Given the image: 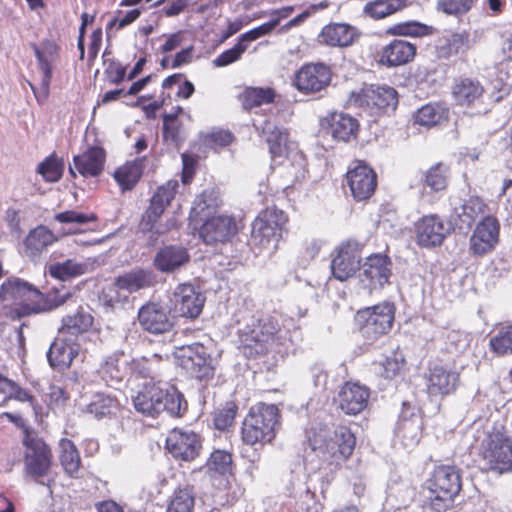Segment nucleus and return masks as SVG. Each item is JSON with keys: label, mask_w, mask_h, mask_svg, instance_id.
Listing matches in <instances>:
<instances>
[{"label": "nucleus", "mask_w": 512, "mask_h": 512, "mask_svg": "<svg viewBox=\"0 0 512 512\" xmlns=\"http://www.w3.org/2000/svg\"><path fill=\"white\" fill-rule=\"evenodd\" d=\"M307 444L324 461L345 460L354 451L356 438L346 426H338L333 431L325 425L313 426L306 432Z\"/></svg>", "instance_id": "1"}, {"label": "nucleus", "mask_w": 512, "mask_h": 512, "mask_svg": "<svg viewBox=\"0 0 512 512\" xmlns=\"http://www.w3.org/2000/svg\"><path fill=\"white\" fill-rule=\"evenodd\" d=\"M133 403L138 412L150 417L161 412L180 417L187 410V402L176 388L162 389L154 384L145 385L133 398Z\"/></svg>", "instance_id": "2"}, {"label": "nucleus", "mask_w": 512, "mask_h": 512, "mask_svg": "<svg viewBox=\"0 0 512 512\" xmlns=\"http://www.w3.org/2000/svg\"><path fill=\"white\" fill-rule=\"evenodd\" d=\"M279 409L274 404L259 403L244 418L241 437L245 444L253 446L270 443L280 427Z\"/></svg>", "instance_id": "3"}, {"label": "nucleus", "mask_w": 512, "mask_h": 512, "mask_svg": "<svg viewBox=\"0 0 512 512\" xmlns=\"http://www.w3.org/2000/svg\"><path fill=\"white\" fill-rule=\"evenodd\" d=\"M280 328L274 319L267 317L252 325H246L239 331V349L247 358H254L263 355L274 347L281 344Z\"/></svg>", "instance_id": "4"}, {"label": "nucleus", "mask_w": 512, "mask_h": 512, "mask_svg": "<svg viewBox=\"0 0 512 512\" xmlns=\"http://www.w3.org/2000/svg\"><path fill=\"white\" fill-rule=\"evenodd\" d=\"M177 188L178 182L176 180H169L158 187L150 199L149 206L142 215L140 221L142 231L161 236L176 226V221L173 218L168 219L164 224H157V221L174 199Z\"/></svg>", "instance_id": "5"}, {"label": "nucleus", "mask_w": 512, "mask_h": 512, "mask_svg": "<svg viewBox=\"0 0 512 512\" xmlns=\"http://www.w3.org/2000/svg\"><path fill=\"white\" fill-rule=\"evenodd\" d=\"M394 316V305L390 302H383L359 310L356 314V321L366 342L373 343L391 330Z\"/></svg>", "instance_id": "6"}, {"label": "nucleus", "mask_w": 512, "mask_h": 512, "mask_svg": "<svg viewBox=\"0 0 512 512\" xmlns=\"http://www.w3.org/2000/svg\"><path fill=\"white\" fill-rule=\"evenodd\" d=\"M351 101L374 116L394 111L398 105V93L393 87L371 84L353 94Z\"/></svg>", "instance_id": "7"}, {"label": "nucleus", "mask_w": 512, "mask_h": 512, "mask_svg": "<svg viewBox=\"0 0 512 512\" xmlns=\"http://www.w3.org/2000/svg\"><path fill=\"white\" fill-rule=\"evenodd\" d=\"M24 464L26 473L38 483L44 484L40 478L48 474L52 465L50 447L38 436L25 433L23 438Z\"/></svg>", "instance_id": "8"}, {"label": "nucleus", "mask_w": 512, "mask_h": 512, "mask_svg": "<svg viewBox=\"0 0 512 512\" xmlns=\"http://www.w3.org/2000/svg\"><path fill=\"white\" fill-rule=\"evenodd\" d=\"M287 221L288 218L282 210L267 208L252 223V241L262 246L271 241L278 242L286 232Z\"/></svg>", "instance_id": "9"}, {"label": "nucleus", "mask_w": 512, "mask_h": 512, "mask_svg": "<svg viewBox=\"0 0 512 512\" xmlns=\"http://www.w3.org/2000/svg\"><path fill=\"white\" fill-rule=\"evenodd\" d=\"M178 364L198 380H208L214 376L215 367L208 349L201 343L182 346L179 349Z\"/></svg>", "instance_id": "10"}, {"label": "nucleus", "mask_w": 512, "mask_h": 512, "mask_svg": "<svg viewBox=\"0 0 512 512\" xmlns=\"http://www.w3.org/2000/svg\"><path fill=\"white\" fill-rule=\"evenodd\" d=\"M205 299L192 284H179L168 297V308L175 317L195 319L201 314Z\"/></svg>", "instance_id": "11"}, {"label": "nucleus", "mask_w": 512, "mask_h": 512, "mask_svg": "<svg viewBox=\"0 0 512 512\" xmlns=\"http://www.w3.org/2000/svg\"><path fill=\"white\" fill-rule=\"evenodd\" d=\"M482 456L490 470L512 472V439L499 432L491 434Z\"/></svg>", "instance_id": "12"}, {"label": "nucleus", "mask_w": 512, "mask_h": 512, "mask_svg": "<svg viewBox=\"0 0 512 512\" xmlns=\"http://www.w3.org/2000/svg\"><path fill=\"white\" fill-rule=\"evenodd\" d=\"M76 303V298L70 289L62 286L61 288H53L47 293H42L39 290V297L36 298L35 303L25 304L14 310L17 319L32 314H40L57 309L65 303Z\"/></svg>", "instance_id": "13"}, {"label": "nucleus", "mask_w": 512, "mask_h": 512, "mask_svg": "<svg viewBox=\"0 0 512 512\" xmlns=\"http://www.w3.org/2000/svg\"><path fill=\"white\" fill-rule=\"evenodd\" d=\"M170 309L157 302H148L138 311V321L143 330L151 334H165L174 326Z\"/></svg>", "instance_id": "14"}, {"label": "nucleus", "mask_w": 512, "mask_h": 512, "mask_svg": "<svg viewBox=\"0 0 512 512\" xmlns=\"http://www.w3.org/2000/svg\"><path fill=\"white\" fill-rule=\"evenodd\" d=\"M166 448L175 459L189 462L199 455L202 444L195 432L175 428L166 439Z\"/></svg>", "instance_id": "15"}, {"label": "nucleus", "mask_w": 512, "mask_h": 512, "mask_svg": "<svg viewBox=\"0 0 512 512\" xmlns=\"http://www.w3.org/2000/svg\"><path fill=\"white\" fill-rule=\"evenodd\" d=\"M450 201L453 208L452 217L460 229L470 228L480 216L484 218L490 214L489 206L476 195H470L465 199L451 197Z\"/></svg>", "instance_id": "16"}, {"label": "nucleus", "mask_w": 512, "mask_h": 512, "mask_svg": "<svg viewBox=\"0 0 512 512\" xmlns=\"http://www.w3.org/2000/svg\"><path fill=\"white\" fill-rule=\"evenodd\" d=\"M332 72L323 63L304 65L295 76L296 88L304 93H316L325 89L331 82Z\"/></svg>", "instance_id": "17"}, {"label": "nucleus", "mask_w": 512, "mask_h": 512, "mask_svg": "<svg viewBox=\"0 0 512 512\" xmlns=\"http://www.w3.org/2000/svg\"><path fill=\"white\" fill-rule=\"evenodd\" d=\"M391 260L383 254H374L366 258L362 267L360 281L369 290L382 288L391 276Z\"/></svg>", "instance_id": "18"}, {"label": "nucleus", "mask_w": 512, "mask_h": 512, "mask_svg": "<svg viewBox=\"0 0 512 512\" xmlns=\"http://www.w3.org/2000/svg\"><path fill=\"white\" fill-rule=\"evenodd\" d=\"M237 233V224L233 217L218 215L208 218L199 230L200 238L207 245L226 243Z\"/></svg>", "instance_id": "19"}, {"label": "nucleus", "mask_w": 512, "mask_h": 512, "mask_svg": "<svg viewBox=\"0 0 512 512\" xmlns=\"http://www.w3.org/2000/svg\"><path fill=\"white\" fill-rule=\"evenodd\" d=\"M39 297V289L31 283L17 277L7 279L0 286V300L2 302H13L17 306L11 311L13 318H17L14 310L21 305L33 304Z\"/></svg>", "instance_id": "20"}, {"label": "nucleus", "mask_w": 512, "mask_h": 512, "mask_svg": "<svg viewBox=\"0 0 512 512\" xmlns=\"http://www.w3.org/2000/svg\"><path fill=\"white\" fill-rule=\"evenodd\" d=\"M500 225L498 220L487 214L476 226L471 238L470 249L475 255H484L498 242Z\"/></svg>", "instance_id": "21"}, {"label": "nucleus", "mask_w": 512, "mask_h": 512, "mask_svg": "<svg viewBox=\"0 0 512 512\" xmlns=\"http://www.w3.org/2000/svg\"><path fill=\"white\" fill-rule=\"evenodd\" d=\"M370 389L354 382H346L337 397L339 409L347 415H358L368 406Z\"/></svg>", "instance_id": "22"}, {"label": "nucleus", "mask_w": 512, "mask_h": 512, "mask_svg": "<svg viewBox=\"0 0 512 512\" xmlns=\"http://www.w3.org/2000/svg\"><path fill=\"white\" fill-rule=\"evenodd\" d=\"M190 262L188 249L181 244H168L161 247L153 258V266L161 273H174Z\"/></svg>", "instance_id": "23"}, {"label": "nucleus", "mask_w": 512, "mask_h": 512, "mask_svg": "<svg viewBox=\"0 0 512 512\" xmlns=\"http://www.w3.org/2000/svg\"><path fill=\"white\" fill-rule=\"evenodd\" d=\"M460 383L458 372L436 365L426 377V389L430 397H444L453 393Z\"/></svg>", "instance_id": "24"}, {"label": "nucleus", "mask_w": 512, "mask_h": 512, "mask_svg": "<svg viewBox=\"0 0 512 512\" xmlns=\"http://www.w3.org/2000/svg\"><path fill=\"white\" fill-rule=\"evenodd\" d=\"M347 183L354 199L363 201L373 195L377 185V177L370 167L359 164L347 172Z\"/></svg>", "instance_id": "25"}, {"label": "nucleus", "mask_w": 512, "mask_h": 512, "mask_svg": "<svg viewBox=\"0 0 512 512\" xmlns=\"http://www.w3.org/2000/svg\"><path fill=\"white\" fill-rule=\"evenodd\" d=\"M461 488L460 472L455 466L441 465L436 467L428 480L430 493H444L456 497Z\"/></svg>", "instance_id": "26"}, {"label": "nucleus", "mask_w": 512, "mask_h": 512, "mask_svg": "<svg viewBox=\"0 0 512 512\" xmlns=\"http://www.w3.org/2000/svg\"><path fill=\"white\" fill-rule=\"evenodd\" d=\"M423 419L418 411L410 408L405 402L396 427L398 437L406 447L416 445L422 435Z\"/></svg>", "instance_id": "27"}, {"label": "nucleus", "mask_w": 512, "mask_h": 512, "mask_svg": "<svg viewBox=\"0 0 512 512\" xmlns=\"http://www.w3.org/2000/svg\"><path fill=\"white\" fill-rule=\"evenodd\" d=\"M360 266V255L357 245L347 243L342 245L336 252L331 261V271L333 276L344 281L354 275Z\"/></svg>", "instance_id": "28"}, {"label": "nucleus", "mask_w": 512, "mask_h": 512, "mask_svg": "<svg viewBox=\"0 0 512 512\" xmlns=\"http://www.w3.org/2000/svg\"><path fill=\"white\" fill-rule=\"evenodd\" d=\"M448 231V228L445 227L438 216H424L416 224V240L422 247H436L442 244Z\"/></svg>", "instance_id": "29"}, {"label": "nucleus", "mask_w": 512, "mask_h": 512, "mask_svg": "<svg viewBox=\"0 0 512 512\" xmlns=\"http://www.w3.org/2000/svg\"><path fill=\"white\" fill-rule=\"evenodd\" d=\"M79 347L75 340L59 335L50 345L47 352V359L51 367L57 370L68 368L73 359L78 355Z\"/></svg>", "instance_id": "30"}, {"label": "nucleus", "mask_w": 512, "mask_h": 512, "mask_svg": "<svg viewBox=\"0 0 512 512\" xmlns=\"http://www.w3.org/2000/svg\"><path fill=\"white\" fill-rule=\"evenodd\" d=\"M321 127L326 129L335 140L348 142L358 131V121L345 113L333 112L321 120Z\"/></svg>", "instance_id": "31"}, {"label": "nucleus", "mask_w": 512, "mask_h": 512, "mask_svg": "<svg viewBox=\"0 0 512 512\" xmlns=\"http://www.w3.org/2000/svg\"><path fill=\"white\" fill-rule=\"evenodd\" d=\"M360 33L346 23H330L319 34V41L331 47H348L354 44Z\"/></svg>", "instance_id": "32"}, {"label": "nucleus", "mask_w": 512, "mask_h": 512, "mask_svg": "<svg viewBox=\"0 0 512 512\" xmlns=\"http://www.w3.org/2000/svg\"><path fill=\"white\" fill-rule=\"evenodd\" d=\"M93 322V316L82 306H78L73 313L63 316L58 332L59 335H65L77 342L80 336L89 331Z\"/></svg>", "instance_id": "33"}, {"label": "nucleus", "mask_w": 512, "mask_h": 512, "mask_svg": "<svg viewBox=\"0 0 512 512\" xmlns=\"http://www.w3.org/2000/svg\"><path fill=\"white\" fill-rule=\"evenodd\" d=\"M56 240L57 237L48 227L39 225L30 230L24 239L25 254L36 261Z\"/></svg>", "instance_id": "34"}, {"label": "nucleus", "mask_w": 512, "mask_h": 512, "mask_svg": "<svg viewBox=\"0 0 512 512\" xmlns=\"http://www.w3.org/2000/svg\"><path fill=\"white\" fill-rule=\"evenodd\" d=\"M415 55L414 44L405 40H393L383 48L380 62L388 67H396L409 63Z\"/></svg>", "instance_id": "35"}, {"label": "nucleus", "mask_w": 512, "mask_h": 512, "mask_svg": "<svg viewBox=\"0 0 512 512\" xmlns=\"http://www.w3.org/2000/svg\"><path fill=\"white\" fill-rule=\"evenodd\" d=\"M118 289L137 292L152 287L156 283V275L150 269L135 268L115 278Z\"/></svg>", "instance_id": "36"}, {"label": "nucleus", "mask_w": 512, "mask_h": 512, "mask_svg": "<svg viewBox=\"0 0 512 512\" xmlns=\"http://www.w3.org/2000/svg\"><path fill=\"white\" fill-rule=\"evenodd\" d=\"M105 152L101 147H91L83 154L74 156V165L84 177L98 176L104 167Z\"/></svg>", "instance_id": "37"}, {"label": "nucleus", "mask_w": 512, "mask_h": 512, "mask_svg": "<svg viewBox=\"0 0 512 512\" xmlns=\"http://www.w3.org/2000/svg\"><path fill=\"white\" fill-rule=\"evenodd\" d=\"M52 47H50V51L46 52L43 50H40L39 48L35 47V56L38 61L39 68L42 72V78L40 82L39 87H35L33 84L30 83V87L34 92V95L38 102H44L48 95L50 90V82L52 78V60H53V52Z\"/></svg>", "instance_id": "38"}, {"label": "nucleus", "mask_w": 512, "mask_h": 512, "mask_svg": "<svg viewBox=\"0 0 512 512\" xmlns=\"http://www.w3.org/2000/svg\"><path fill=\"white\" fill-rule=\"evenodd\" d=\"M484 87L475 79H461L453 88V96L457 104L461 106H472L482 99Z\"/></svg>", "instance_id": "39"}, {"label": "nucleus", "mask_w": 512, "mask_h": 512, "mask_svg": "<svg viewBox=\"0 0 512 512\" xmlns=\"http://www.w3.org/2000/svg\"><path fill=\"white\" fill-rule=\"evenodd\" d=\"M488 347L496 357L512 355V324L497 326L490 335Z\"/></svg>", "instance_id": "40"}, {"label": "nucleus", "mask_w": 512, "mask_h": 512, "mask_svg": "<svg viewBox=\"0 0 512 512\" xmlns=\"http://www.w3.org/2000/svg\"><path fill=\"white\" fill-rule=\"evenodd\" d=\"M59 460L68 476H79L81 457L75 444L67 438H62L59 442Z\"/></svg>", "instance_id": "41"}, {"label": "nucleus", "mask_w": 512, "mask_h": 512, "mask_svg": "<svg viewBox=\"0 0 512 512\" xmlns=\"http://www.w3.org/2000/svg\"><path fill=\"white\" fill-rule=\"evenodd\" d=\"M122 356V352H114L104 359L98 369V374L108 386L117 385L121 383L124 378V370L120 367V359Z\"/></svg>", "instance_id": "42"}, {"label": "nucleus", "mask_w": 512, "mask_h": 512, "mask_svg": "<svg viewBox=\"0 0 512 512\" xmlns=\"http://www.w3.org/2000/svg\"><path fill=\"white\" fill-rule=\"evenodd\" d=\"M448 113V109H446L441 104L430 103L418 109L414 116V119L415 123L421 126L432 127L447 120Z\"/></svg>", "instance_id": "43"}, {"label": "nucleus", "mask_w": 512, "mask_h": 512, "mask_svg": "<svg viewBox=\"0 0 512 512\" xmlns=\"http://www.w3.org/2000/svg\"><path fill=\"white\" fill-rule=\"evenodd\" d=\"M88 270L86 263L77 262L74 259H68L49 265V274L59 280H67L85 274Z\"/></svg>", "instance_id": "44"}, {"label": "nucleus", "mask_w": 512, "mask_h": 512, "mask_svg": "<svg viewBox=\"0 0 512 512\" xmlns=\"http://www.w3.org/2000/svg\"><path fill=\"white\" fill-rule=\"evenodd\" d=\"M118 401L114 396L97 393L87 407V411L95 418L101 419L113 414L118 408Z\"/></svg>", "instance_id": "45"}, {"label": "nucleus", "mask_w": 512, "mask_h": 512, "mask_svg": "<svg viewBox=\"0 0 512 512\" xmlns=\"http://www.w3.org/2000/svg\"><path fill=\"white\" fill-rule=\"evenodd\" d=\"M275 92L271 88H247L242 94V105L244 109L250 110L263 104H269L274 101Z\"/></svg>", "instance_id": "46"}, {"label": "nucleus", "mask_w": 512, "mask_h": 512, "mask_svg": "<svg viewBox=\"0 0 512 512\" xmlns=\"http://www.w3.org/2000/svg\"><path fill=\"white\" fill-rule=\"evenodd\" d=\"M415 489L408 484H401L390 488L387 503L395 510L410 506L414 501Z\"/></svg>", "instance_id": "47"}, {"label": "nucleus", "mask_w": 512, "mask_h": 512, "mask_svg": "<svg viewBox=\"0 0 512 512\" xmlns=\"http://www.w3.org/2000/svg\"><path fill=\"white\" fill-rule=\"evenodd\" d=\"M261 129L270 144V152L274 155L280 154L282 145H285L288 140L286 129L280 128L268 120L264 121Z\"/></svg>", "instance_id": "48"}, {"label": "nucleus", "mask_w": 512, "mask_h": 512, "mask_svg": "<svg viewBox=\"0 0 512 512\" xmlns=\"http://www.w3.org/2000/svg\"><path fill=\"white\" fill-rule=\"evenodd\" d=\"M195 497L189 487L176 489L167 506V512H191Z\"/></svg>", "instance_id": "49"}, {"label": "nucleus", "mask_w": 512, "mask_h": 512, "mask_svg": "<svg viewBox=\"0 0 512 512\" xmlns=\"http://www.w3.org/2000/svg\"><path fill=\"white\" fill-rule=\"evenodd\" d=\"M219 205L217 193L212 189H206L197 195L191 208V215L201 217L208 215Z\"/></svg>", "instance_id": "50"}, {"label": "nucleus", "mask_w": 512, "mask_h": 512, "mask_svg": "<svg viewBox=\"0 0 512 512\" xmlns=\"http://www.w3.org/2000/svg\"><path fill=\"white\" fill-rule=\"evenodd\" d=\"M64 163L55 154L46 157L37 167V172L48 182H57L63 174Z\"/></svg>", "instance_id": "51"}, {"label": "nucleus", "mask_w": 512, "mask_h": 512, "mask_svg": "<svg viewBox=\"0 0 512 512\" xmlns=\"http://www.w3.org/2000/svg\"><path fill=\"white\" fill-rule=\"evenodd\" d=\"M425 184L433 191H441L448 184V167L437 163L425 173Z\"/></svg>", "instance_id": "52"}, {"label": "nucleus", "mask_w": 512, "mask_h": 512, "mask_svg": "<svg viewBox=\"0 0 512 512\" xmlns=\"http://www.w3.org/2000/svg\"><path fill=\"white\" fill-rule=\"evenodd\" d=\"M141 177V169L137 164H126L114 173L115 180L124 190L132 189Z\"/></svg>", "instance_id": "53"}, {"label": "nucleus", "mask_w": 512, "mask_h": 512, "mask_svg": "<svg viewBox=\"0 0 512 512\" xmlns=\"http://www.w3.org/2000/svg\"><path fill=\"white\" fill-rule=\"evenodd\" d=\"M470 340L469 333L461 330H450L445 335V349L449 353H463L468 349Z\"/></svg>", "instance_id": "54"}, {"label": "nucleus", "mask_w": 512, "mask_h": 512, "mask_svg": "<svg viewBox=\"0 0 512 512\" xmlns=\"http://www.w3.org/2000/svg\"><path fill=\"white\" fill-rule=\"evenodd\" d=\"M238 406L232 402H226L221 408L215 410L213 423L216 429L224 431L230 427L236 417Z\"/></svg>", "instance_id": "55"}, {"label": "nucleus", "mask_w": 512, "mask_h": 512, "mask_svg": "<svg viewBox=\"0 0 512 512\" xmlns=\"http://www.w3.org/2000/svg\"><path fill=\"white\" fill-rule=\"evenodd\" d=\"M455 497L444 493H430L423 504L424 512H446L454 504Z\"/></svg>", "instance_id": "56"}, {"label": "nucleus", "mask_w": 512, "mask_h": 512, "mask_svg": "<svg viewBox=\"0 0 512 512\" xmlns=\"http://www.w3.org/2000/svg\"><path fill=\"white\" fill-rule=\"evenodd\" d=\"M209 470L224 475L232 469V456L225 450H215L207 461Z\"/></svg>", "instance_id": "57"}, {"label": "nucleus", "mask_w": 512, "mask_h": 512, "mask_svg": "<svg viewBox=\"0 0 512 512\" xmlns=\"http://www.w3.org/2000/svg\"><path fill=\"white\" fill-rule=\"evenodd\" d=\"M476 0H438L437 10L447 15L460 16L467 13Z\"/></svg>", "instance_id": "58"}, {"label": "nucleus", "mask_w": 512, "mask_h": 512, "mask_svg": "<svg viewBox=\"0 0 512 512\" xmlns=\"http://www.w3.org/2000/svg\"><path fill=\"white\" fill-rule=\"evenodd\" d=\"M247 50V44L241 42L238 38L237 43L230 49L225 50L219 56H217L213 60V64L216 67H225L228 66L237 60H239L242 54Z\"/></svg>", "instance_id": "59"}, {"label": "nucleus", "mask_w": 512, "mask_h": 512, "mask_svg": "<svg viewBox=\"0 0 512 512\" xmlns=\"http://www.w3.org/2000/svg\"><path fill=\"white\" fill-rule=\"evenodd\" d=\"M182 111L181 107L172 114L163 115V135L166 140L177 143L180 140V125L177 123L178 112Z\"/></svg>", "instance_id": "60"}, {"label": "nucleus", "mask_w": 512, "mask_h": 512, "mask_svg": "<svg viewBox=\"0 0 512 512\" xmlns=\"http://www.w3.org/2000/svg\"><path fill=\"white\" fill-rule=\"evenodd\" d=\"M427 26L419 22H403L394 25L389 29V32L393 35L400 36H422L426 33Z\"/></svg>", "instance_id": "61"}, {"label": "nucleus", "mask_w": 512, "mask_h": 512, "mask_svg": "<svg viewBox=\"0 0 512 512\" xmlns=\"http://www.w3.org/2000/svg\"><path fill=\"white\" fill-rule=\"evenodd\" d=\"M279 24V18L272 19L269 22H266L256 28L251 29L248 32L240 35L239 39L244 44H247L251 41H254L268 33H270L274 28H276Z\"/></svg>", "instance_id": "62"}, {"label": "nucleus", "mask_w": 512, "mask_h": 512, "mask_svg": "<svg viewBox=\"0 0 512 512\" xmlns=\"http://www.w3.org/2000/svg\"><path fill=\"white\" fill-rule=\"evenodd\" d=\"M446 56L464 53L469 49V36L466 33H454L448 39Z\"/></svg>", "instance_id": "63"}, {"label": "nucleus", "mask_w": 512, "mask_h": 512, "mask_svg": "<svg viewBox=\"0 0 512 512\" xmlns=\"http://www.w3.org/2000/svg\"><path fill=\"white\" fill-rule=\"evenodd\" d=\"M54 218L56 221L66 224H85L95 219L93 215L89 216L75 210H68L58 213Z\"/></svg>", "instance_id": "64"}]
</instances>
